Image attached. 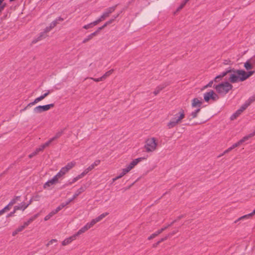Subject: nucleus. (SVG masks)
Instances as JSON below:
<instances>
[{
    "instance_id": "1",
    "label": "nucleus",
    "mask_w": 255,
    "mask_h": 255,
    "mask_svg": "<svg viewBox=\"0 0 255 255\" xmlns=\"http://www.w3.org/2000/svg\"><path fill=\"white\" fill-rule=\"evenodd\" d=\"M255 72L245 71L244 70H228L223 72L221 75L223 78L229 75V81L232 83L243 82L252 76Z\"/></svg>"
},
{
    "instance_id": "2",
    "label": "nucleus",
    "mask_w": 255,
    "mask_h": 255,
    "mask_svg": "<svg viewBox=\"0 0 255 255\" xmlns=\"http://www.w3.org/2000/svg\"><path fill=\"white\" fill-rule=\"evenodd\" d=\"M185 116L184 111L183 109H180L167 124L168 128H172L181 123L182 120L185 118Z\"/></svg>"
},
{
    "instance_id": "3",
    "label": "nucleus",
    "mask_w": 255,
    "mask_h": 255,
    "mask_svg": "<svg viewBox=\"0 0 255 255\" xmlns=\"http://www.w3.org/2000/svg\"><path fill=\"white\" fill-rule=\"evenodd\" d=\"M218 94L224 96L233 89V85L230 81H224L214 86Z\"/></svg>"
},
{
    "instance_id": "4",
    "label": "nucleus",
    "mask_w": 255,
    "mask_h": 255,
    "mask_svg": "<svg viewBox=\"0 0 255 255\" xmlns=\"http://www.w3.org/2000/svg\"><path fill=\"white\" fill-rule=\"evenodd\" d=\"M157 139L154 137H149L145 141L144 148L147 152H152L157 149Z\"/></svg>"
},
{
    "instance_id": "5",
    "label": "nucleus",
    "mask_w": 255,
    "mask_h": 255,
    "mask_svg": "<svg viewBox=\"0 0 255 255\" xmlns=\"http://www.w3.org/2000/svg\"><path fill=\"white\" fill-rule=\"evenodd\" d=\"M76 163L72 161L68 163L66 165L63 167L57 173V176L60 178L65 175L70 169L75 166Z\"/></svg>"
},
{
    "instance_id": "6",
    "label": "nucleus",
    "mask_w": 255,
    "mask_h": 255,
    "mask_svg": "<svg viewBox=\"0 0 255 255\" xmlns=\"http://www.w3.org/2000/svg\"><path fill=\"white\" fill-rule=\"evenodd\" d=\"M204 100L206 102H209L210 100L216 101L219 99V96L214 91L211 90L208 92L204 94Z\"/></svg>"
},
{
    "instance_id": "7",
    "label": "nucleus",
    "mask_w": 255,
    "mask_h": 255,
    "mask_svg": "<svg viewBox=\"0 0 255 255\" xmlns=\"http://www.w3.org/2000/svg\"><path fill=\"white\" fill-rule=\"evenodd\" d=\"M249 106V104H247V103L242 105L239 109H238L235 113L233 114L230 119L231 121H234Z\"/></svg>"
},
{
    "instance_id": "8",
    "label": "nucleus",
    "mask_w": 255,
    "mask_h": 255,
    "mask_svg": "<svg viewBox=\"0 0 255 255\" xmlns=\"http://www.w3.org/2000/svg\"><path fill=\"white\" fill-rule=\"evenodd\" d=\"M54 107V104H51L44 106H38L34 108L33 111L35 113L39 114L43 112L47 111L50 108Z\"/></svg>"
},
{
    "instance_id": "9",
    "label": "nucleus",
    "mask_w": 255,
    "mask_h": 255,
    "mask_svg": "<svg viewBox=\"0 0 255 255\" xmlns=\"http://www.w3.org/2000/svg\"><path fill=\"white\" fill-rule=\"evenodd\" d=\"M59 178L57 175H55L51 179L49 180L43 185V188L46 190L50 189L51 187L58 182Z\"/></svg>"
},
{
    "instance_id": "10",
    "label": "nucleus",
    "mask_w": 255,
    "mask_h": 255,
    "mask_svg": "<svg viewBox=\"0 0 255 255\" xmlns=\"http://www.w3.org/2000/svg\"><path fill=\"white\" fill-rule=\"evenodd\" d=\"M142 160L141 158H138L134 159L131 162L128 164L126 168H123L124 170V172H126L127 173H128L132 169H133L134 166H135L140 161Z\"/></svg>"
},
{
    "instance_id": "11",
    "label": "nucleus",
    "mask_w": 255,
    "mask_h": 255,
    "mask_svg": "<svg viewBox=\"0 0 255 255\" xmlns=\"http://www.w3.org/2000/svg\"><path fill=\"white\" fill-rule=\"evenodd\" d=\"M203 104V101L201 99L195 98L191 101V106L193 108L199 109L201 110V107Z\"/></svg>"
},
{
    "instance_id": "12",
    "label": "nucleus",
    "mask_w": 255,
    "mask_h": 255,
    "mask_svg": "<svg viewBox=\"0 0 255 255\" xmlns=\"http://www.w3.org/2000/svg\"><path fill=\"white\" fill-rule=\"evenodd\" d=\"M58 137V135L51 138L49 140H48L47 142L41 145L38 148H37L35 151L34 154H37L39 151L43 150L45 147L48 146L51 143L52 141L55 140L56 138Z\"/></svg>"
},
{
    "instance_id": "13",
    "label": "nucleus",
    "mask_w": 255,
    "mask_h": 255,
    "mask_svg": "<svg viewBox=\"0 0 255 255\" xmlns=\"http://www.w3.org/2000/svg\"><path fill=\"white\" fill-rule=\"evenodd\" d=\"M77 236L75 234L72 236L69 237L65 239L61 243L63 246H66L71 244L73 241L75 240L77 238Z\"/></svg>"
},
{
    "instance_id": "14",
    "label": "nucleus",
    "mask_w": 255,
    "mask_h": 255,
    "mask_svg": "<svg viewBox=\"0 0 255 255\" xmlns=\"http://www.w3.org/2000/svg\"><path fill=\"white\" fill-rule=\"evenodd\" d=\"M90 229V228H89V227L86 224L84 226H83L80 230H79L78 231L75 233V235L77 236V237H78L79 236L81 235V234L87 232Z\"/></svg>"
},
{
    "instance_id": "15",
    "label": "nucleus",
    "mask_w": 255,
    "mask_h": 255,
    "mask_svg": "<svg viewBox=\"0 0 255 255\" xmlns=\"http://www.w3.org/2000/svg\"><path fill=\"white\" fill-rule=\"evenodd\" d=\"M29 204H26L25 203H21L20 204L17 206H15L14 207L15 211L22 210L24 211L28 206Z\"/></svg>"
},
{
    "instance_id": "16",
    "label": "nucleus",
    "mask_w": 255,
    "mask_h": 255,
    "mask_svg": "<svg viewBox=\"0 0 255 255\" xmlns=\"http://www.w3.org/2000/svg\"><path fill=\"white\" fill-rule=\"evenodd\" d=\"M200 112V110L199 109H197L195 111H192L188 116L189 120L191 121L192 120L197 118Z\"/></svg>"
},
{
    "instance_id": "17",
    "label": "nucleus",
    "mask_w": 255,
    "mask_h": 255,
    "mask_svg": "<svg viewBox=\"0 0 255 255\" xmlns=\"http://www.w3.org/2000/svg\"><path fill=\"white\" fill-rule=\"evenodd\" d=\"M244 66L245 68L249 71H250L249 70L252 69L254 67L253 64L251 63L250 60H248L246 61L244 63Z\"/></svg>"
},
{
    "instance_id": "18",
    "label": "nucleus",
    "mask_w": 255,
    "mask_h": 255,
    "mask_svg": "<svg viewBox=\"0 0 255 255\" xmlns=\"http://www.w3.org/2000/svg\"><path fill=\"white\" fill-rule=\"evenodd\" d=\"M109 16V13H107V12H104L99 18H98L97 20L94 21L95 24H98L102 20H104L106 17H108Z\"/></svg>"
},
{
    "instance_id": "19",
    "label": "nucleus",
    "mask_w": 255,
    "mask_h": 255,
    "mask_svg": "<svg viewBox=\"0 0 255 255\" xmlns=\"http://www.w3.org/2000/svg\"><path fill=\"white\" fill-rule=\"evenodd\" d=\"M45 97L43 95H42L41 96H40V97L36 98L33 102L29 103L27 107H28V106H32V105H34L35 104H36V103H38L39 102L43 100Z\"/></svg>"
},
{
    "instance_id": "20",
    "label": "nucleus",
    "mask_w": 255,
    "mask_h": 255,
    "mask_svg": "<svg viewBox=\"0 0 255 255\" xmlns=\"http://www.w3.org/2000/svg\"><path fill=\"white\" fill-rule=\"evenodd\" d=\"M254 135H255V131H254L253 133H250V134L246 135L242 138L241 140H240V143L242 144L243 142L249 140L250 138L254 136Z\"/></svg>"
},
{
    "instance_id": "21",
    "label": "nucleus",
    "mask_w": 255,
    "mask_h": 255,
    "mask_svg": "<svg viewBox=\"0 0 255 255\" xmlns=\"http://www.w3.org/2000/svg\"><path fill=\"white\" fill-rule=\"evenodd\" d=\"M95 168V164H91L87 168H86L81 174L84 176L86 175L89 171H91Z\"/></svg>"
},
{
    "instance_id": "22",
    "label": "nucleus",
    "mask_w": 255,
    "mask_h": 255,
    "mask_svg": "<svg viewBox=\"0 0 255 255\" xmlns=\"http://www.w3.org/2000/svg\"><path fill=\"white\" fill-rule=\"evenodd\" d=\"M255 214V209L254 210L253 212H252L251 213L249 214L248 215H246L240 217L239 218V220H243V219H245L249 218L252 217Z\"/></svg>"
},
{
    "instance_id": "23",
    "label": "nucleus",
    "mask_w": 255,
    "mask_h": 255,
    "mask_svg": "<svg viewBox=\"0 0 255 255\" xmlns=\"http://www.w3.org/2000/svg\"><path fill=\"white\" fill-rule=\"evenodd\" d=\"M55 215V213L52 211L49 213H48L46 216H45L44 218V220L45 221H47L51 219V218Z\"/></svg>"
},
{
    "instance_id": "24",
    "label": "nucleus",
    "mask_w": 255,
    "mask_h": 255,
    "mask_svg": "<svg viewBox=\"0 0 255 255\" xmlns=\"http://www.w3.org/2000/svg\"><path fill=\"white\" fill-rule=\"evenodd\" d=\"M84 176L81 173L80 175H78L77 176L74 177L72 179V181L69 183V184H72L75 182H76L77 181H78L79 179L82 178Z\"/></svg>"
},
{
    "instance_id": "25",
    "label": "nucleus",
    "mask_w": 255,
    "mask_h": 255,
    "mask_svg": "<svg viewBox=\"0 0 255 255\" xmlns=\"http://www.w3.org/2000/svg\"><path fill=\"white\" fill-rule=\"evenodd\" d=\"M19 199V196H16L15 197H14L13 199H12L10 202L8 203L9 204V205H11V206H12L14 204H15L17 201H18Z\"/></svg>"
},
{
    "instance_id": "26",
    "label": "nucleus",
    "mask_w": 255,
    "mask_h": 255,
    "mask_svg": "<svg viewBox=\"0 0 255 255\" xmlns=\"http://www.w3.org/2000/svg\"><path fill=\"white\" fill-rule=\"evenodd\" d=\"M114 71V70L113 69H111L108 71H107V72H106L105 73L104 75H103L102 77V78H103V79H105L107 77H108V76H109L110 75H111L113 72Z\"/></svg>"
},
{
    "instance_id": "27",
    "label": "nucleus",
    "mask_w": 255,
    "mask_h": 255,
    "mask_svg": "<svg viewBox=\"0 0 255 255\" xmlns=\"http://www.w3.org/2000/svg\"><path fill=\"white\" fill-rule=\"evenodd\" d=\"M97 223L95 219H92L90 222H88L87 223L88 226L89 227V228L91 229L92 227H93Z\"/></svg>"
},
{
    "instance_id": "28",
    "label": "nucleus",
    "mask_w": 255,
    "mask_h": 255,
    "mask_svg": "<svg viewBox=\"0 0 255 255\" xmlns=\"http://www.w3.org/2000/svg\"><path fill=\"white\" fill-rule=\"evenodd\" d=\"M57 242V240L56 239H51L46 244V247H49L50 246L55 244Z\"/></svg>"
},
{
    "instance_id": "29",
    "label": "nucleus",
    "mask_w": 255,
    "mask_h": 255,
    "mask_svg": "<svg viewBox=\"0 0 255 255\" xmlns=\"http://www.w3.org/2000/svg\"><path fill=\"white\" fill-rule=\"evenodd\" d=\"M97 24H95L94 23V21L92 22V23H90L87 25H85L83 26V28L84 29H89V28H90L91 27H92L93 26H95V25H96Z\"/></svg>"
},
{
    "instance_id": "30",
    "label": "nucleus",
    "mask_w": 255,
    "mask_h": 255,
    "mask_svg": "<svg viewBox=\"0 0 255 255\" xmlns=\"http://www.w3.org/2000/svg\"><path fill=\"white\" fill-rule=\"evenodd\" d=\"M255 101V94L251 96L248 100L247 104H249V105Z\"/></svg>"
},
{
    "instance_id": "31",
    "label": "nucleus",
    "mask_w": 255,
    "mask_h": 255,
    "mask_svg": "<svg viewBox=\"0 0 255 255\" xmlns=\"http://www.w3.org/2000/svg\"><path fill=\"white\" fill-rule=\"evenodd\" d=\"M54 26V24H53V25H52V24H51L50 26H47L44 29V32L47 33V32H49Z\"/></svg>"
},
{
    "instance_id": "32",
    "label": "nucleus",
    "mask_w": 255,
    "mask_h": 255,
    "mask_svg": "<svg viewBox=\"0 0 255 255\" xmlns=\"http://www.w3.org/2000/svg\"><path fill=\"white\" fill-rule=\"evenodd\" d=\"M109 214L107 212H106V213H104L102 214H101L99 216V218L101 219V220H103L105 217H106L107 216H108Z\"/></svg>"
},
{
    "instance_id": "33",
    "label": "nucleus",
    "mask_w": 255,
    "mask_h": 255,
    "mask_svg": "<svg viewBox=\"0 0 255 255\" xmlns=\"http://www.w3.org/2000/svg\"><path fill=\"white\" fill-rule=\"evenodd\" d=\"M188 1H186V0H185L181 5L179 7H178L177 9V11H179L184 6V5L186 4V3Z\"/></svg>"
},
{
    "instance_id": "34",
    "label": "nucleus",
    "mask_w": 255,
    "mask_h": 255,
    "mask_svg": "<svg viewBox=\"0 0 255 255\" xmlns=\"http://www.w3.org/2000/svg\"><path fill=\"white\" fill-rule=\"evenodd\" d=\"M213 84V81H211L207 85H206V86H205L203 87V89H205L207 88L208 87H212Z\"/></svg>"
},
{
    "instance_id": "35",
    "label": "nucleus",
    "mask_w": 255,
    "mask_h": 255,
    "mask_svg": "<svg viewBox=\"0 0 255 255\" xmlns=\"http://www.w3.org/2000/svg\"><path fill=\"white\" fill-rule=\"evenodd\" d=\"M127 174V173L126 172H124V170L123 169L120 175L118 176V178H121Z\"/></svg>"
},
{
    "instance_id": "36",
    "label": "nucleus",
    "mask_w": 255,
    "mask_h": 255,
    "mask_svg": "<svg viewBox=\"0 0 255 255\" xmlns=\"http://www.w3.org/2000/svg\"><path fill=\"white\" fill-rule=\"evenodd\" d=\"M62 208L59 205L57 207L55 210H53V211L55 213V214H57L59 211H60Z\"/></svg>"
},
{
    "instance_id": "37",
    "label": "nucleus",
    "mask_w": 255,
    "mask_h": 255,
    "mask_svg": "<svg viewBox=\"0 0 255 255\" xmlns=\"http://www.w3.org/2000/svg\"><path fill=\"white\" fill-rule=\"evenodd\" d=\"M114 10H115V7H110L106 12L107 13H109V15H110V14L111 13H112L113 11H114Z\"/></svg>"
},
{
    "instance_id": "38",
    "label": "nucleus",
    "mask_w": 255,
    "mask_h": 255,
    "mask_svg": "<svg viewBox=\"0 0 255 255\" xmlns=\"http://www.w3.org/2000/svg\"><path fill=\"white\" fill-rule=\"evenodd\" d=\"M222 78H223V77L222 76V75L220 74L217 76H216L215 79H214V81L216 82H218V80L219 79H221Z\"/></svg>"
},
{
    "instance_id": "39",
    "label": "nucleus",
    "mask_w": 255,
    "mask_h": 255,
    "mask_svg": "<svg viewBox=\"0 0 255 255\" xmlns=\"http://www.w3.org/2000/svg\"><path fill=\"white\" fill-rule=\"evenodd\" d=\"M241 144H242L241 143H240V141L239 140V141H238L237 143L234 144L233 145H232V148H234L235 147H237L239 146H240Z\"/></svg>"
},
{
    "instance_id": "40",
    "label": "nucleus",
    "mask_w": 255,
    "mask_h": 255,
    "mask_svg": "<svg viewBox=\"0 0 255 255\" xmlns=\"http://www.w3.org/2000/svg\"><path fill=\"white\" fill-rule=\"evenodd\" d=\"M91 79H92L93 80H94L95 82H100V81H102L104 80L103 78H102V77L99 78H97V79L91 78Z\"/></svg>"
},
{
    "instance_id": "41",
    "label": "nucleus",
    "mask_w": 255,
    "mask_h": 255,
    "mask_svg": "<svg viewBox=\"0 0 255 255\" xmlns=\"http://www.w3.org/2000/svg\"><path fill=\"white\" fill-rule=\"evenodd\" d=\"M25 228V226H21L16 229L17 232H21Z\"/></svg>"
},
{
    "instance_id": "42",
    "label": "nucleus",
    "mask_w": 255,
    "mask_h": 255,
    "mask_svg": "<svg viewBox=\"0 0 255 255\" xmlns=\"http://www.w3.org/2000/svg\"><path fill=\"white\" fill-rule=\"evenodd\" d=\"M156 236H157V234L156 233H154L148 238V240H151Z\"/></svg>"
},
{
    "instance_id": "43",
    "label": "nucleus",
    "mask_w": 255,
    "mask_h": 255,
    "mask_svg": "<svg viewBox=\"0 0 255 255\" xmlns=\"http://www.w3.org/2000/svg\"><path fill=\"white\" fill-rule=\"evenodd\" d=\"M166 228V227H165V228H162L160 230H159L158 231H157L155 233L157 234V236H158L159 234L161 233Z\"/></svg>"
},
{
    "instance_id": "44",
    "label": "nucleus",
    "mask_w": 255,
    "mask_h": 255,
    "mask_svg": "<svg viewBox=\"0 0 255 255\" xmlns=\"http://www.w3.org/2000/svg\"><path fill=\"white\" fill-rule=\"evenodd\" d=\"M12 206L11 205H9V204H8L7 206H6L4 209V210H5L6 212L9 211L10 209V208Z\"/></svg>"
},
{
    "instance_id": "45",
    "label": "nucleus",
    "mask_w": 255,
    "mask_h": 255,
    "mask_svg": "<svg viewBox=\"0 0 255 255\" xmlns=\"http://www.w3.org/2000/svg\"><path fill=\"white\" fill-rule=\"evenodd\" d=\"M15 212H16V211H15L14 209L12 212H11V213H10L9 214H8L7 215V217L8 218V217L12 216Z\"/></svg>"
},
{
    "instance_id": "46",
    "label": "nucleus",
    "mask_w": 255,
    "mask_h": 255,
    "mask_svg": "<svg viewBox=\"0 0 255 255\" xmlns=\"http://www.w3.org/2000/svg\"><path fill=\"white\" fill-rule=\"evenodd\" d=\"M84 191V189L83 187H81L77 190V192H78L79 194H80Z\"/></svg>"
},
{
    "instance_id": "47",
    "label": "nucleus",
    "mask_w": 255,
    "mask_h": 255,
    "mask_svg": "<svg viewBox=\"0 0 255 255\" xmlns=\"http://www.w3.org/2000/svg\"><path fill=\"white\" fill-rule=\"evenodd\" d=\"M50 93H51V92L50 90H47L46 91V92L44 94H43V95L46 98L47 96H48L50 94Z\"/></svg>"
},
{
    "instance_id": "48",
    "label": "nucleus",
    "mask_w": 255,
    "mask_h": 255,
    "mask_svg": "<svg viewBox=\"0 0 255 255\" xmlns=\"http://www.w3.org/2000/svg\"><path fill=\"white\" fill-rule=\"evenodd\" d=\"M98 32L97 31H96L95 32L91 34V35H90L89 36V39H92L93 38V37L95 35H96L97 34Z\"/></svg>"
},
{
    "instance_id": "49",
    "label": "nucleus",
    "mask_w": 255,
    "mask_h": 255,
    "mask_svg": "<svg viewBox=\"0 0 255 255\" xmlns=\"http://www.w3.org/2000/svg\"><path fill=\"white\" fill-rule=\"evenodd\" d=\"M30 223V222L29 221V220H28L27 222H25L24 223L23 226H25V227H26V226H27Z\"/></svg>"
},
{
    "instance_id": "50",
    "label": "nucleus",
    "mask_w": 255,
    "mask_h": 255,
    "mask_svg": "<svg viewBox=\"0 0 255 255\" xmlns=\"http://www.w3.org/2000/svg\"><path fill=\"white\" fill-rule=\"evenodd\" d=\"M30 223V222L29 221V220H28L27 222H25L24 223L23 226H25V227H26V226H27Z\"/></svg>"
},
{
    "instance_id": "51",
    "label": "nucleus",
    "mask_w": 255,
    "mask_h": 255,
    "mask_svg": "<svg viewBox=\"0 0 255 255\" xmlns=\"http://www.w3.org/2000/svg\"><path fill=\"white\" fill-rule=\"evenodd\" d=\"M30 223V222L29 221V220H28L27 222H25L24 223L23 226H25V227H26V226H27Z\"/></svg>"
},
{
    "instance_id": "52",
    "label": "nucleus",
    "mask_w": 255,
    "mask_h": 255,
    "mask_svg": "<svg viewBox=\"0 0 255 255\" xmlns=\"http://www.w3.org/2000/svg\"><path fill=\"white\" fill-rule=\"evenodd\" d=\"M79 194L77 192L76 193H75L74 195H73V198H72V199L74 200V199L76 198L78 196Z\"/></svg>"
},
{
    "instance_id": "53",
    "label": "nucleus",
    "mask_w": 255,
    "mask_h": 255,
    "mask_svg": "<svg viewBox=\"0 0 255 255\" xmlns=\"http://www.w3.org/2000/svg\"><path fill=\"white\" fill-rule=\"evenodd\" d=\"M95 220L96 221L97 223L100 222L101 221V219L99 218V216L97 217L96 218H94Z\"/></svg>"
},
{
    "instance_id": "54",
    "label": "nucleus",
    "mask_w": 255,
    "mask_h": 255,
    "mask_svg": "<svg viewBox=\"0 0 255 255\" xmlns=\"http://www.w3.org/2000/svg\"><path fill=\"white\" fill-rule=\"evenodd\" d=\"M5 210H4V209H2V210H1L0 211V215H1L2 214H3V213H4L5 212Z\"/></svg>"
},
{
    "instance_id": "55",
    "label": "nucleus",
    "mask_w": 255,
    "mask_h": 255,
    "mask_svg": "<svg viewBox=\"0 0 255 255\" xmlns=\"http://www.w3.org/2000/svg\"><path fill=\"white\" fill-rule=\"evenodd\" d=\"M5 210H4V209H2V210H1L0 211V215H1L2 214H3V213H4L5 212Z\"/></svg>"
},
{
    "instance_id": "56",
    "label": "nucleus",
    "mask_w": 255,
    "mask_h": 255,
    "mask_svg": "<svg viewBox=\"0 0 255 255\" xmlns=\"http://www.w3.org/2000/svg\"><path fill=\"white\" fill-rule=\"evenodd\" d=\"M19 232H17V230L16 229V230L15 231H14L13 233H12V236H15V235H16Z\"/></svg>"
},
{
    "instance_id": "57",
    "label": "nucleus",
    "mask_w": 255,
    "mask_h": 255,
    "mask_svg": "<svg viewBox=\"0 0 255 255\" xmlns=\"http://www.w3.org/2000/svg\"><path fill=\"white\" fill-rule=\"evenodd\" d=\"M39 214H36L35 215H34L32 217L33 218L34 220H35L36 218L38 217Z\"/></svg>"
},
{
    "instance_id": "58",
    "label": "nucleus",
    "mask_w": 255,
    "mask_h": 255,
    "mask_svg": "<svg viewBox=\"0 0 255 255\" xmlns=\"http://www.w3.org/2000/svg\"><path fill=\"white\" fill-rule=\"evenodd\" d=\"M60 206L62 208H63L65 206H66V204L65 203H62Z\"/></svg>"
},
{
    "instance_id": "59",
    "label": "nucleus",
    "mask_w": 255,
    "mask_h": 255,
    "mask_svg": "<svg viewBox=\"0 0 255 255\" xmlns=\"http://www.w3.org/2000/svg\"><path fill=\"white\" fill-rule=\"evenodd\" d=\"M108 25H109V24L107 22H106L103 26H102V27L103 28H105L106 26H107Z\"/></svg>"
},
{
    "instance_id": "60",
    "label": "nucleus",
    "mask_w": 255,
    "mask_h": 255,
    "mask_svg": "<svg viewBox=\"0 0 255 255\" xmlns=\"http://www.w3.org/2000/svg\"><path fill=\"white\" fill-rule=\"evenodd\" d=\"M108 25H109V24L107 22H106L103 26H102V27L103 28H105L106 26H107Z\"/></svg>"
},
{
    "instance_id": "61",
    "label": "nucleus",
    "mask_w": 255,
    "mask_h": 255,
    "mask_svg": "<svg viewBox=\"0 0 255 255\" xmlns=\"http://www.w3.org/2000/svg\"><path fill=\"white\" fill-rule=\"evenodd\" d=\"M114 20V19H111V20H109L108 21H107V22L109 24H110L112 23Z\"/></svg>"
},
{
    "instance_id": "62",
    "label": "nucleus",
    "mask_w": 255,
    "mask_h": 255,
    "mask_svg": "<svg viewBox=\"0 0 255 255\" xmlns=\"http://www.w3.org/2000/svg\"><path fill=\"white\" fill-rule=\"evenodd\" d=\"M103 29V28L102 26L100 27H99V28H98V29H97V32H99L100 30H102V29Z\"/></svg>"
},
{
    "instance_id": "63",
    "label": "nucleus",
    "mask_w": 255,
    "mask_h": 255,
    "mask_svg": "<svg viewBox=\"0 0 255 255\" xmlns=\"http://www.w3.org/2000/svg\"><path fill=\"white\" fill-rule=\"evenodd\" d=\"M160 90H161V89H160V90H155V91H154V94L155 95H157V94L159 93V91H160Z\"/></svg>"
},
{
    "instance_id": "64",
    "label": "nucleus",
    "mask_w": 255,
    "mask_h": 255,
    "mask_svg": "<svg viewBox=\"0 0 255 255\" xmlns=\"http://www.w3.org/2000/svg\"><path fill=\"white\" fill-rule=\"evenodd\" d=\"M72 201H73V199H70L69 200V201H68V202H67L66 203H65V204H66V205H67L68 204H69Z\"/></svg>"
}]
</instances>
